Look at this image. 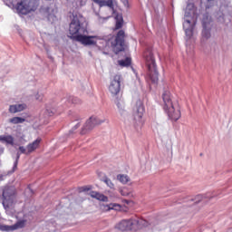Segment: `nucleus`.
Returning <instances> with one entry per match:
<instances>
[{"label": "nucleus", "mask_w": 232, "mask_h": 232, "mask_svg": "<svg viewBox=\"0 0 232 232\" xmlns=\"http://www.w3.org/2000/svg\"><path fill=\"white\" fill-rule=\"evenodd\" d=\"M99 37L97 36H88L84 34H78L76 36H72L73 41H77L78 43H81L84 46H99L97 45V40Z\"/></svg>", "instance_id": "8"}, {"label": "nucleus", "mask_w": 232, "mask_h": 232, "mask_svg": "<svg viewBox=\"0 0 232 232\" xmlns=\"http://www.w3.org/2000/svg\"><path fill=\"white\" fill-rule=\"evenodd\" d=\"M99 48H102V46H98Z\"/></svg>", "instance_id": "38"}, {"label": "nucleus", "mask_w": 232, "mask_h": 232, "mask_svg": "<svg viewBox=\"0 0 232 232\" xmlns=\"http://www.w3.org/2000/svg\"><path fill=\"white\" fill-rule=\"evenodd\" d=\"M39 7V0H22L16 5V11L22 15H27L30 12H35Z\"/></svg>", "instance_id": "5"}, {"label": "nucleus", "mask_w": 232, "mask_h": 232, "mask_svg": "<svg viewBox=\"0 0 232 232\" xmlns=\"http://www.w3.org/2000/svg\"><path fill=\"white\" fill-rule=\"evenodd\" d=\"M203 30L201 33L202 37L204 39H210L211 38V22L208 20L202 21Z\"/></svg>", "instance_id": "15"}, {"label": "nucleus", "mask_w": 232, "mask_h": 232, "mask_svg": "<svg viewBox=\"0 0 232 232\" xmlns=\"http://www.w3.org/2000/svg\"><path fill=\"white\" fill-rule=\"evenodd\" d=\"M103 182H105V184L111 188V189H113V188H115V185L113 184V182H111V179H110L108 177H105L103 179Z\"/></svg>", "instance_id": "28"}, {"label": "nucleus", "mask_w": 232, "mask_h": 232, "mask_svg": "<svg viewBox=\"0 0 232 232\" xmlns=\"http://www.w3.org/2000/svg\"><path fill=\"white\" fill-rule=\"evenodd\" d=\"M39 144H41V138H37L34 141L27 145V151L29 155L30 153H34V151L39 148Z\"/></svg>", "instance_id": "19"}, {"label": "nucleus", "mask_w": 232, "mask_h": 232, "mask_svg": "<svg viewBox=\"0 0 232 232\" xmlns=\"http://www.w3.org/2000/svg\"><path fill=\"white\" fill-rule=\"evenodd\" d=\"M101 44H103V46H106V44H108V42H106V40H102Z\"/></svg>", "instance_id": "34"}, {"label": "nucleus", "mask_w": 232, "mask_h": 232, "mask_svg": "<svg viewBox=\"0 0 232 232\" xmlns=\"http://www.w3.org/2000/svg\"><path fill=\"white\" fill-rule=\"evenodd\" d=\"M25 225L24 220L18 221L13 226L0 225V231H15V229H22Z\"/></svg>", "instance_id": "13"}, {"label": "nucleus", "mask_w": 232, "mask_h": 232, "mask_svg": "<svg viewBox=\"0 0 232 232\" xmlns=\"http://www.w3.org/2000/svg\"><path fill=\"white\" fill-rule=\"evenodd\" d=\"M79 128H81V123H77L72 130H70V133H73V131H75V130H78Z\"/></svg>", "instance_id": "31"}, {"label": "nucleus", "mask_w": 232, "mask_h": 232, "mask_svg": "<svg viewBox=\"0 0 232 232\" xmlns=\"http://www.w3.org/2000/svg\"><path fill=\"white\" fill-rule=\"evenodd\" d=\"M121 76L116 74L109 86V92H111V95H114L115 97L121 93Z\"/></svg>", "instance_id": "10"}, {"label": "nucleus", "mask_w": 232, "mask_h": 232, "mask_svg": "<svg viewBox=\"0 0 232 232\" xmlns=\"http://www.w3.org/2000/svg\"><path fill=\"white\" fill-rule=\"evenodd\" d=\"M2 191V204L5 209L10 208L15 200L16 190L14 186H5L1 188Z\"/></svg>", "instance_id": "6"}, {"label": "nucleus", "mask_w": 232, "mask_h": 232, "mask_svg": "<svg viewBox=\"0 0 232 232\" xmlns=\"http://www.w3.org/2000/svg\"><path fill=\"white\" fill-rule=\"evenodd\" d=\"M183 30L185 31L187 39L193 37V30H195V23L189 20H185L183 23Z\"/></svg>", "instance_id": "14"}, {"label": "nucleus", "mask_w": 232, "mask_h": 232, "mask_svg": "<svg viewBox=\"0 0 232 232\" xmlns=\"http://www.w3.org/2000/svg\"><path fill=\"white\" fill-rule=\"evenodd\" d=\"M134 224H139V220L123 219L118 225H116V229H119V231H131Z\"/></svg>", "instance_id": "11"}, {"label": "nucleus", "mask_w": 232, "mask_h": 232, "mask_svg": "<svg viewBox=\"0 0 232 232\" xmlns=\"http://www.w3.org/2000/svg\"><path fill=\"white\" fill-rule=\"evenodd\" d=\"M118 63L120 66H130V64H131V58L126 57L125 60H120Z\"/></svg>", "instance_id": "27"}, {"label": "nucleus", "mask_w": 232, "mask_h": 232, "mask_svg": "<svg viewBox=\"0 0 232 232\" xmlns=\"http://www.w3.org/2000/svg\"><path fill=\"white\" fill-rule=\"evenodd\" d=\"M90 195L92 198H96V200H100L101 202H108V196H104L97 191H91Z\"/></svg>", "instance_id": "20"}, {"label": "nucleus", "mask_w": 232, "mask_h": 232, "mask_svg": "<svg viewBox=\"0 0 232 232\" xmlns=\"http://www.w3.org/2000/svg\"><path fill=\"white\" fill-rule=\"evenodd\" d=\"M0 140H2L3 142H6V144L14 146V137H12V135L0 136Z\"/></svg>", "instance_id": "23"}, {"label": "nucleus", "mask_w": 232, "mask_h": 232, "mask_svg": "<svg viewBox=\"0 0 232 232\" xmlns=\"http://www.w3.org/2000/svg\"><path fill=\"white\" fill-rule=\"evenodd\" d=\"M115 19H116L115 30H121L124 23V20L122 19V15L118 14L116 15Z\"/></svg>", "instance_id": "22"}, {"label": "nucleus", "mask_w": 232, "mask_h": 232, "mask_svg": "<svg viewBox=\"0 0 232 232\" xmlns=\"http://www.w3.org/2000/svg\"><path fill=\"white\" fill-rule=\"evenodd\" d=\"M117 204H111V205H102V208L103 207L105 211H110L111 209H113L114 208H117Z\"/></svg>", "instance_id": "29"}, {"label": "nucleus", "mask_w": 232, "mask_h": 232, "mask_svg": "<svg viewBox=\"0 0 232 232\" xmlns=\"http://www.w3.org/2000/svg\"><path fill=\"white\" fill-rule=\"evenodd\" d=\"M90 189H92V188H90L88 186L80 188V191H90Z\"/></svg>", "instance_id": "32"}, {"label": "nucleus", "mask_w": 232, "mask_h": 232, "mask_svg": "<svg viewBox=\"0 0 232 232\" xmlns=\"http://www.w3.org/2000/svg\"><path fill=\"white\" fill-rule=\"evenodd\" d=\"M105 120H101L97 117L92 116L89 120L86 121L85 124L82 128L81 135H86L89 131H92L95 126H99L104 122Z\"/></svg>", "instance_id": "7"}, {"label": "nucleus", "mask_w": 232, "mask_h": 232, "mask_svg": "<svg viewBox=\"0 0 232 232\" xmlns=\"http://www.w3.org/2000/svg\"><path fill=\"white\" fill-rule=\"evenodd\" d=\"M162 100L164 102L163 109L168 114L169 119L177 122V121L181 117L180 105H179V102H173V100L171 99V92H169V91L163 92Z\"/></svg>", "instance_id": "1"}, {"label": "nucleus", "mask_w": 232, "mask_h": 232, "mask_svg": "<svg viewBox=\"0 0 232 232\" xmlns=\"http://www.w3.org/2000/svg\"><path fill=\"white\" fill-rule=\"evenodd\" d=\"M67 101L68 102H71V104H81V102H82L81 99L75 96H68Z\"/></svg>", "instance_id": "26"}, {"label": "nucleus", "mask_w": 232, "mask_h": 232, "mask_svg": "<svg viewBox=\"0 0 232 232\" xmlns=\"http://www.w3.org/2000/svg\"><path fill=\"white\" fill-rule=\"evenodd\" d=\"M40 12L44 17H46L49 23L53 24L55 21H57V16L55 15V11H53V8L48 6L42 7Z\"/></svg>", "instance_id": "12"}, {"label": "nucleus", "mask_w": 232, "mask_h": 232, "mask_svg": "<svg viewBox=\"0 0 232 232\" xmlns=\"http://www.w3.org/2000/svg\"><path fill=\"white\" fill-rule=\"evenodd\" d=\"M208 1H212V0H208Z\"/></svg>", "instance_id": "39"}, {"label": "nucleus", "mask_w": 232, "mask_h": 232, "mask_svg": "<svg viewBox=\"0 0 232 232\" xmlns=\"http://www.w3.org/2000/svg\"><path fill=\"white\" fill-rule=\"evenodd\" d=\"M123 202H125V204H131V200H128V199H123Z\"/></svg>", "instance_id": "35"}, {"label": "nucleus", "mask_w": 232, "mask_h": 232, "mask_svg": "<svg viewBox=\"0 0 232 232\" xmlns=\"http://www.w3.org/2000/svg\"><path fill=\"white\" fill-rule=\"evenodd\" d=\"M1 179H3V177H2V176H0V180H1Z\"/></svg>", "instance_id": "37"}, {"label": "nucleus", "mask_w": 232, "mask_h": 232, "mask_svg": "<svg viewBox=\"0 0 232 232\" xmlns=\"http://www.w3.org/2000/svg\"><path fill=\"white\" fill-rule=\"evenodd\" d=\"M145 59V66L147 69V75L152 84L159 82V71L157 70V63L155 62V55L153 54V49L149 47L143 53Z\"/></svg>", "instance_id": "2"}, {"label": "nucleus", "mask_w": 232, "mask_h": 232, "mask_svg": "<svg viewBox=\"0 0 232 232\" xmlns=\"http://www.w3.org/2000/svg\"><path fill=\"white\" fill-rule=\"evenodd\" d=\"M144 103L142 102V101L138 100L133 108V117L134 121L136 122H139V124L142 123V117L144 116Z\"/></svg>", "instance_id": "9"}, {"label": "nucleus", "mask_w": 232, "mask_h": 232, "mask_svg": "<svg viewBox=\"0 0 232 232\" xmlns=\"http://www.w3.org/2000/svg\"><path fill=\"white\" fill-rule=\"evenodd\" d=\"M36 100H37V101H41V100H42V99L39 98V95H38V94L36 95Z\"/></svg>", "instance_id": "36"}, {"label": "nucleus", "mask_w": 232, "mask_h": 232, "mask_svg": "<svg viewBox=\"0 0 232 232\" xmlns=\"http://www.w3.org/2000/svg\"><path fill=\"white\" fill-rule=\"evenodd\" d=\"M21 153L24 155H30L28 152V149L24 148V146H20L19 151L16 153V158L14 162V166L11 173H14L15 171H17V164H19V159H21Z\"/></svg>", "instance_id": "16"}, {"label": "nucleus", "mask_w": 232, "mask_h": 232, "mask_svg": "<svg viewBox=\"0 0 232 232\" xmlns=\"http://www.w3.org/2000/svg\"><path fill=\"white\" fill-rule=\"evenodd\" d=\"M126 33L124 30H120L114 38V40L111 41V46L112 48V52L116 55H119V53H126Z\"/></svg>", "instance_id": "4"}, {"label": "nucleus", "mask_w": 232, "mask_h": 232, "mask_svg": "<svg viewBox=\"0 0 232 232\" xmlns=\"http://www.w3.org/2000/svg\"><path fill=\"white\" fill-rule=\"evenodd\" d=\"M121 3L124 5V6H126V8L130 6V2L128 0H121Z\"/></svg>", "instance_id": "33"}, {"label": "nucleus", "mask_w": 232, "mask_h": 232, "mask_svg": "<svg viewBox=\"0 0 232 232\" xmlns=\"http://www.w3.org/2000/svg\"><path fill=\"white\" fill-rule=\"evenodd\" d=\"M114 102L121 113V115H122V113H124L126 111L125 110V105H124V101L122 100V97L121 96H116L115 97V100H114Z\"/></svg>", "instance_id": "17"}, {"label": "nucleus", "mask_w": 232, "mask_h": 232, "mask_svg": "<svg viewBox=\"0 0 232 232\" xmlns=\"http://www.w3.org/2000/svg\"><path fill=\"white\" fill-rule=\"evenodd\" d=\"M120 193L122 195V197H128L130 195V192H128L126 188L121 189Z\"/></svg>", "instance_id": "30"}, {"label": "nucleus", "mask_w": 232, "mask_h": 232, "mask_svg": "<svg viewBox=\"0 0 232 232\" xmlns=\"http://www.w3.org/2000/svg\"><path fill=\"white\" fill-rule=\"evenodd\" d=\"M24 110H26V104H14L10 105L9 111L10 113H19V111H23Z\"/></svg>", "instance_id": "18"}, {"label": "nucleus", "mask_w": 232, "mask_h": 232, "mask_svg": "<svg viewBox=\"0 0 232 232\" xmlns=\"http://www.w3.org/2000/svg\"><path fill=\"white\" fill-rule=\"evenodd\" d=\"M117 179L120 180L121 184H128V182H130V177L124 174H119Z\"/></svg>", "instance_id": "24"}, {"label": "nucleus", "mask_w": 232, "mask_h": 232, "mask_svg": "<svg viewBox=\"0 0 232 232\" xmlns=\"http://www.w3.org/2000/svg\"><path fill=\"white\" fill-rule=\"evenodd\" d=\"M93 3L99 5V6H109V8L113 9V0H92Z\"/></svg>", "instance_id": "21"}, {"label": "nucleus", "mask_w": 232, "mask_h": 232, "mask_svg": "<svg viewBox=\"0 0 232 232\" xmlns=\"http://www.w3.org/2000/svg\"><path fill=\"white\" fill-rule=\"evenodd\" d=\"M86 32H88L86 18H84L81 13L73 11L72 18L69 25V34L71 35V39L73 40V37L76 35H82Z\"/></svg>", "instance_id": "3"}, {"label": "nucleus", "mask_w": 232, "mask_h": 232, "mask_svg": "<svg viewBox=\"0 0 232 232\" xmlns=\"http://www.w3.org/2000/svg\"><path fill=\"white\" fill-rule=\"evenodd\" d=\"M24 121H25L24 118L14 117L9 120V122H11V124H23V122H24Z\"/></svg>", "instance_id": "25"}]
</instances>
